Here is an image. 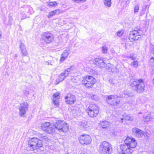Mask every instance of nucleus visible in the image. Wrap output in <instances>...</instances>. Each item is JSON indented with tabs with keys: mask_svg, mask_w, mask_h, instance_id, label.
Listing matches in <instances>:
<instances>
[{
	"mask_svg": "<svg viewBox=\"0 0 154 154\" xmlns=\"http://www.w3.org/2000/svg\"><path fill=\"white\" fill-rule=\"evenodd\" d=\"M132 131L134 135L139 137H141L144 134V132L136 128H134Z\"/></svg>",
	"mask_w": 154,
	"mask_h": 154,
	"instance_id": "obj_16",
	"label": "nucleus"
},
{
	"mask_svg": "<svg viewBox=\"0 0 154 154\" xmlns=\"http://www.w3.org/2000/svg\"><path fill=\"white\" fill-rule=\"evenodd\" d=\"M65 99L66 103L69 104H74L76 100L75 96L71 94H68L65 97Z\"/></svg>",
	"mask_w": 154,
	"mask_h": 154,
	"instance_id": "obj_13",
	"label": "nucleus"
},
{
	"mask_svg": "<svg viewBox=\"0 0 154 154\" xmlns=\"http://www.w3.org/2000/svg\"><path fill=\"white\" fill-rule=\"evenodd\" d=\"M24 94L26 95H28L29 94V92L26 91L24 90L23 91Z\"/></svg>",
	"mask_w": 154,
	"mask_h": 154,
	"instance_id": "obj_42",
	"label": "nucleus"
},
{
	"mask_svg": "<svg viewBox=\"0 0 154 154\" xmlns=\"http://www.w3.org/2000/svg\"><path fill=\"white\" fill-rule=\"evenodd\" d=\"M46 63H47L48 64V65H49V64H51V65H52L51 63L50 62H45Z\"/></svg>",
	"mask_w": 154,
	"mask_h": 154,
	"instance_id": "obj_46",
	"label": "nucleus"
},
{
	"mask_svg": "<svg viewBox=\"0 0 154 154\" xmlns=\"http://www.w3.org/2000/svg\"><path fill=\"white\" fill-rule=\"evenodd\" d=\"M22 54V55L23 56H27L28 54L26 50V49L24 50H22V51H21Z\"/></svg>",
	"mask_w": 154,
	"mask_h": 154,
	"instance_id": "obj_33",
	"label": "nucleus"
},
{
	"mask_svg": "<svg viewBox=\"0 0 154 154\" xmlns=\"http://www.w3.org/2000/svg\"><path fill=\"white\" fill-rule=\"evenodd\" d=\"M79 125L82 128L85 129H86L89 126L88 122H80Z\"/></svg>",
	"mask_w": 154,
	"mask_h": 154,
	"instance_id": "obj_22",
	"label": "nucleus"
},
{
	"mask_svg": "<svg viewBox=\"0 0 154 154\" xmlns=\"http://www.w3.org/2000/svg\"><path fill=\"white\" fill-rule=\"evenodd\" d=\"M112 80H109V82L112 84V85H114V83L113 82Z\"/></svg>",
	"mask_w": 154,
	"mask_h": 154,
	"instance_id": "obj_45",
	"label": "nucleus"
},
{
	"mask_svg": "<svg viewBox=\"0 0 154 154\" xmlns=\"http://www.w3.org/2000/svg\"><path fill=\"white\" fill-rule=\"evenodd\" d=\"M100 125L103 129H107L109 125V123L107 121H102L100 123Z\"/></svg>",
	"mask_w": 154,
	"mask_h": 154,
	"instance_id": "obj_19",
	"label": "nucleus"
},
{
	"mask_svg": "<svg viewBox=\"0 0 154 154\" xmlns=\"http://www.w3.org/2000/svg\"><path fill=\"white\" fill-rule=\"evenodd\" d=\"M142 33V31L140 29L138 28H135L130 32L129 39L131 42L137 40L140 38Z\"/></svg>",
	"mask_w": 154,
	"mask_h": 154,
	"instance_id": "obj_5",
	"label": "nucleus"
},
{
	"mask_svg": "<svg viewBox=\"0 0 154 154\" xmlns=\"http://www.w3.org/2000/svg\"><path fill=\"white\" fill-rule=\"evenodd\" d=\"M134 13H136V12H137L138 11V10H134Z\"/></svg>",
	"mask_w": 154,
	"mask_h": 154,
	"instance_id": "obj_48",
	"label": "nucleus"
},
{
	"mask_svg": "<svg viewBox=\"0 0 154 154\" xmlns=\"http://www.w3.org/2000/svg\"><path fill=\"white\" fill-rule=\"evenodd\" d=\"M124 119L125 120L128 121H132L133 120V118L129 115H127L124 116Z\"/></svg>",
	"mask_w": 154,
	"mask_h": 154,
	"instance_id": "obj_32",
	"label": "nucleus"
},
{
	"mask_svg": "<svg viewBox=\"0 0 154 154\" xmlns=\"http://www.w3.org/2000/svg\"><path fill=\"white\" fill-rule=\"evenodd\" d=\"M55 129L54 126L51 125L47 129H46V130L44 131L48 134H51L55 132Z\"/></svg>",
	"mask_w": 154,
	"mask_h": 154,
	"instance_id": "obj_20",
	"label": "nucleus"
},
{
	"mask_svg": "<svg viewBox=\"0 0 154 154\" xmlns=\"http://www.w3.org/2000/svg\"><path fill=\"white\" fill-rule=\"evenodd\" d=\"M124 30L123 29H122L120 30H119L116 33V35L119 37L121 36L124 32Z\"/></svg>",
	"mask_w": 154,
	"mask_h": 154,
	"instance_id": "obj_26",
	"label": "nucleus"
},
{
	"mask_svg": "<svg viewBox=\"0 0 154 154\" xmlns=\"http://www.w3.org/2000/svg\"><path fill=\"white\" fill-rule=\"evenodd\" d=\"M123 119H123V118H121V120L122 121L123 120ZM122 122H123L122 121Z\"/></svg>",
	"mask_w": 154,
	"mask_h": 154,
	"instance_id": "obj_49",
	"label": "nucleus"
},
{
	"mask_svg": "<svg viewBox=\"0 0 154 154\" xmlns=\"http://www.w3.org/2000/svg\"><path fill=\"white\" fill-rule=\"evenodd\" d=\"M143 9H148L149 6L147 5H145L143 6Z\"/></svg>",
	"mask_w": 154,
	"mask_h": 154,
	"instance_id": "obj_41",
	"label": "nucleus"
},
{
	"mask_svg": "<svg viewBox=\"0 0 154 154\" xmlns=\"http://www.w3.org/2000/svg\"><path fill=\"white\" fill-rule=\"evenodd\" d=\"M42 39L46 43H49L52 41L53 38L51 33L45 32L43 34Z\"/></svg>",
	"mask_w": 154,
	"mask_h": 154,
	"instance_id": "obj_12",
	"label": "nucleus"
},
{
	"mask_svg": "<svg viewBox=\"0 0 154 154\" xmlns=\"http://www.w3.org/2000/svg\"><path fill=\"white\" fill-rule=\"evenodd\" d=\"M129 1H127L126 2H127V3H129Z\"/></svg>",
	"mask_w": 154,
	"mask_h": 154,
	"instance_id": "obj_51",
	"label": "nucleus"
},
{
	"mask_svg": "<svg viewBox=\"0 0 154 154\" xmlns=\"http://www.w3.org/2000/svg\"><path fill=\"white\" fill-rule=\"evenodd\" d=\"M114 66L110 63H108L106 65V68L109 70V71H111V69H113Z\"/></svg>",
	"mask_w": 154,
	"mask_h": 154,
	"instance_id": "obj_28",
	"label": "nucleus"
},
{
	"mask_svg": "<svg viewBox=\"0 0 154 154\" xmlns=\"http://www.w3.org/2000/svg\"><path fill=\"white\" fill-rule=\"evenodd\" d=\"M139 6L138 5H137L135 6L134 8V10H139Z\"/></svg>",
	"mask_w": 154,
	"mask_h": 154,
	"instance_id": "obj_44",
	"label": "nucleus"
},
{
	"mask_svg": "<svg viewBox=\"0 0 154 154\" xmlns=\"http://www.w3.org/2000/svg\"><path fill=\"white\" fill-rule=\"evenodd\" d=\"M138 62L136 60L132 62L131 64V65L134 67H137L138 66Z\"/></svg>",
	"mask_w": 154,
	"mask_h": 154,
	"instance_id": "obj_35",
	"label": "nucleus"
},
{
	"mask_svg": "<svg viewBox=\"0 0 154 154\" xmlns=\"http://www.w3.org/2000/svg\"><path fill=\"white\" fill-rule=\"evenodd\" d=\"M112 150V145L106 141L102 142L99 145V151L101 154H111Z\"/></svg>",
	"mask_w": 154,
	"mask_h": 154,
	"instance_id": "obj_3",
	"label": "nucleus"
},
{
	"mask_svg": "<svg viewBox=\"0 0 154 154\" xmlns=\"http://www.w3.org/2000/svg\"><path fill=\"white\" fill-rule=\"evenodd\" d=\"M59 10H53L49 13L48 17L49 18H50L55 14H59Z\"/></svg>",
	"mask_w": 154,
	"mask_h": 154,
	"instance_id": "obj_21",
	"label": "nucleus"
},
{
	"mask_svg": "<svg viewBox=\"0 0 154 154\" xmlns=\"http://www.w3.org/2000/svg\"><path fill=\"white\" fill-rule=\"evenodd\" d=\"M125 144L121 145L120 148L122 151L125 152H132V148L136 147L137 143L135 140L131 137H127L124 141Z\"/></svg>",
	"mask_w": 154,
	"mask_h": 154,
	"instance_id": "obj_1",
	"label": "nucleus"
},
{
	"mask_svg": "<svg viewBox=\"0 0 154 154\" xmlns=\"http://www.w3.org/2000/svg\"><path fill=\"white\" fill-rule=\"evenodd\" d=\"M136 56L135 54H131L130 56H128L127 57V58H130L131 60H135L136 59Z\"/></svg>",
	"mask_w": 154,
	"mask_h": 154,
	"instance_id": "obj_30",
	"label": "nucleus"
},
{
	"mask_svg": "<svg viewBox=\"0 0 154 154\" xmlns=\"http://www.w3.org/2000/svg\"><path fill=\"white\" fill-rule=\"evenodd\" d=\"M153 83L154 84V79L153 80Z\"/></svg>",
	"mask_w": 154,
	"mask_h": 154,
	"instance_id": "obj_53",
	"label": "nucleus"
},
{
	"mask_svg": "<svg viewBox=\"0 0 154 154\" xmlns=\"http://www.w3.org/2000/svg\"><path fill=\"white\" fill-rule=\"evenodd\" d=\"M111 71L117 72L119 71V69L116 66H114L113 69H111Z\"/></svg>",
	"mask_w": 154,
	"mask_h": 154,
	"instance_id": "obj_38",
	"label": "nucleus"
},
{
	"mask_svg": "<svg viewBox=\"0 0 154 154\" xmlns=\"http://www.w3.org/2000/svg\"><path fill=\"white\" fill-rule=\"evenodd\" d=\"M28 104L27 102L20 104L19 107V115L21 116H23L28 110Z\"/></svg>",
	"mask_w": 154,
	"mask_h": 154,
	"instance_id": "obj_11",
	"label": "nucleus"
},
{
	"mask_svg": "<svg viewBox=\"0 0 154 154\" xmlns=\"http://www.w3.org/2000/svg\"><path fill=\"white\" fill-rule=\"evenodd\" d=\"M124 96L122 95V97H131L133 96V94L130 91H124Z\"/></svg>",
	"mask_w": 154,
	"mask_h": 154,
	"instance_id": "obj_23",
	"label": "nucleus"
},
{
	"mask_svg": "<svg viewBox=\"0 0 154 154\" xmlns=\"http://www.w3.org/2000/svg\"><path fill=\"white\" fill-rule=\"evenodd\" d=\"M72 0L75 2L80 3V2H85L86 1V0Z\"/></svg>",
	"mask_w": 154,
	"mask_h": 154,
	"instance_id": "obj_39",
	"label": "nucleus"
},
{
	"mask_svg": "<svg viewBox=\"0 0 154 154\" xmlns=\"http://www.w3.org/2000/svg\"><path fill=\"white\" fill-rule=\"evenodd\" d=\"M94 63L100 68H104L105 66L106 63L101 58H96L94 60Z\"/></svg>",
	"mask_w": 154,
	"mask_h": 154,
	"instance_id": "obj_14",
	"label": "nucleus"
},
{
	"mask_svg": "<svg viewBox=\"0 0 154 154\" xmlns=\"http://www.w3.org/2000/svg\"><path fill=\"white\" fill-rule=\"evenodd\" d=\"M74 69V66H70V67L67 68V69L64 72L65 73V75H68L69 73L71 71L73 70Z\"/></svg>",
	"mask_w": 154,
	"mask_h": 154,
	"instance_id": "obj_24",
	"label": "nucleus"
},
{
	"mask_svg": "<svg viewBox=\"0 0 154 154\" xmlns=\"http://www.w3.org/2000/svg\"><path fill=\"white\" fill-rule=\"evenodd\" d=\"M80 154H86V153H85L82 152L81 153H80Z\"/></svg>",
	"mask_w": 154,
	"mask_h": 154,
	"instance_id": "obj_50",
	"label": "nucleus"
},
{
	"mask_svg": "<svg viewBox=\"0 0 154 154\" xmlns=\"http://www.w3.org/2000/svg\"><path fill=\"white\" fill-rule=\"evenodd\" d=\"M60 94L59 93H56L53 95V99L52 101L53 103L56 106L59 105L58 99L60 98Z\"/></svg>",
	"mask_w": 154,
	"mask_h": 154,
	"instance_id": "obj_17",
	"label": "nucleus"
},
{
	"mask_svg": "<svg viewBox=\"0 0 154 154\" xmlns=\"http://www.w3.org/2000/svg\"><path fill=\"white\" fill-rule=\"evenodd\" d=\"M122 153H121L120 154H131V152H125L124 151H122Z\"/></svg>",
	"mask_w": 154,
	"mask_h": 154,
	"instance_id": "obj_43",
	"label": "nucleus"
},
{
	"mask_svg": "<svg viewBox=\"0 0 154 154\" xmlns=\"http://www.w3.org/2000/svg\"><path fill=\"white\" fill-rule=\"evenodd\" d=\"M99 111L98 107L96 105L93 104H90L87 109V112L91 117H94L97 116Z\"/></svg>",
	"mask_w": 154,
	"mask_h": 154,
	"instance_id": "obj_6",
	"label": "nucleus"
},
{
	"mask_svg": "<svg viewBox=\"0 0 154 154\" xmlns=\"http://www.w3.org/2000/svg\"><path fill=\"white\" fill-rule=\"evenodd\" d=\"M53 123L55 128L60 132H65L68 130V125L63 121L54 119L53 120Z\"/></svg>",
	"mask_w": 154,
	"mask_h": 154,
	"instance_id": "obj_2",
	"label": "nucleus"
},
{
	"mask_svg": "<svg viewBox=\"0 0 154 154\" xmlns=\"http://www.w3.org/2000/svg\"><path fill=\"white\" fill-rule=\"evenodd\" d=\"M102 53L105 54H106L108 51V48L106 45H104L102 47Z\"/></svg>",
	"mask_w": 154,
	"mask_h": 154,
	"instance_id": "obj_29",
	"label": "nucleus"
},
{
	"mask_svg": "<svg viewBox=\"0 0 154 154\" xmlns=\"http://www.w3.org/2000/svg\"><path fill=\"white\" fill-rule=\"evenodd\" d=\"M2 32L1 31V30H0V38H1V36H2Z\"/></svg>",
	"mask_w": 154,
	"mask_h": 154,
	"instance_id": "obj_47",
	"label": "nucleus"
},
{
	"mask_svg": "<svg viewBox=\"0 0 154 154\" xmlns=\"http://www.w3.org/2000/svg\"><path fill=\"white\" fill-rule=\"evenodd\" d=\"M57 4V3H56V2H50L49 4L48 5L49 6H55Z\"/></svg>",
	"mask_w": 154,
	"mask_h": 154,
	"instance_id": "obj_37",
	"label": "nucleus"
},
{
	"mask_svg": "<svg viewBox=\"0 0 154 154\" xmlns=\"http://www.w3.org/2000/svg\"><path fill=\"white\" fill-rule=\"evenodd\" d=\"M153 154H154V151H153Z\"/></svg>",
	"mask_w": 154,
	"mask_h": 154,
	"instance_id": "obj_54",
	"label": "nucleus"
},
{
	"mask_svg": "<svg viewBox=\"0 0 154 154\" xmlns=\"http://www.w3.org/2000/svg\"><path fill=\"white\" fill-rule=\"evenodd\" d=\"M91 74H97V72L95 71L94 70L91 69Z\"/></svg>",
	"mask_w": 154,
	"mask_h": 154,
	"instance_id": "obj_40",
	"label": "nucleus"
},
{
	"mask_svg": "<svg viewBox=\"0 0 154 154\" xmlns=\"http://www.w3.org/2000/svg\"><path fill=\"white\" fill-rule=\"evenodd\" d=\"M28 145L31 149H37L42 146V140H39L36 138H33L29 140Z\"/></svg>",
	"mask_w": 154,
	"mask_h": 154,
	"instance_id": "obj_8",
	"label": "nucleus"
},
{
	"mask_svg": "<svg viewBox=\"0 0 154 154\" xmlns=\"http://www.w3.org/2000/svg\"><path fill=\"white\" fill-rule=\"evenodd\" d=\"M15 57H17V54H16V55H15Z\"/></svg>",
	"mask_w": 154,
	"mask_h": 154,
	"instance_id": "obj_52",
	"label": "nucleus"
},
{
	"mask_svg": "<svg viewBox=\"0 0 154 154\" xmlns=\"http://www.w3.org/2000/svg\"><path fill=\"white\" fill-rule=\"evenodd\" d=\"M106 100L109 104L112 106H116L119 104L120 100L117 95H109L106 98Z\"/></svg>",
	"mask_w": 154,
	"mask_h": 154,
	"instance_id": "obj_9",
	"label": "nucleus"
},
{
	"mask_svg": "<svg viewBox=\"0 0 154 154\" xmlns=\"http://www.w3.org/2000/svg\"><path fill=\"white\" fill-rule=\"evenodd\" d=\"M151 117L150 116V115H149L148 116H144V120L147 122L149 121Z\"/></svg>",
	"mask_w": 154,
	"mask_h": 154,
	"instance_id": "obj_36",
	"label": "nucleus"
},
{
	"mask_svg": "<svg viewBox=\"0 0 154 154\" xmlns=\"http://www.w3.org/2000/svg\"><path fill=\"white\" fill-rule=\"evenodd\" d=\"M70 50L69 48H67L64 50L62 53L60 59L61 62L63 61L70 54Z\"/></svg>",
	"mask_w": 154,
	"mask_h": 154,
	"instance_id": "obj_15",
	"label": "nucleus"
},
{
	"mask_svg": "<svg viewBox=\"0 0 154 154\" xmlns=\"http://www.w3.org/2000/svg\"><path fill=\"white\" fill-rule=\"evenodd\" d=\"M39 136L41 138V140H46L47 139V137L45 134H40L39 135Z\"/></svg>",
	"mask_w": 154,
	"mask_h": 154,
	"instance_id": "obj_31",
	"label": "nucleus"
},
{
	"mask_svg": "<svg viewBox=\"0 0 154 154\" xmlns=\"http://www.w3.org/2000/svg\"><path fill=\"white\" fill-rule=\"evenodd\" d=\"M141 112H140V113H139V114H141Z\"/></svg>",
	"mask_w": 154,
	"mask_h": 154,
	"instance_id": "obj_55",
	"label": "nucleus"
},
{
	"mask_svg": "<svg viewBox=\"0 0 154 154\" xmlns=\"http://www.w3.org/2000/svg\"><path fill=\"white\" fill-rule=\"evenodd\" d=\"M19 47L21 51H22V50H24L26 49L25 45L24 44L21 42H20Z\"/></svg>",
	"mask_w": 154,
	"mask_h": 154,
	"instance_id": "obj_34",
	"label": "nucleus"
},
{
	"mask_svg": "<svg viewBox=\"0 0 154 154\" xmlns=\"http://www.w3.org/2000/svg\"><path fill=\"white\" fill-rule=\"evenodd\" d=\"M51 125L49 122H45L43 123L42 125V129L44 131Z\"/></svg>",
	"mask_w": 154,
	"mask_h": 154,
	"instance_id": "obj_25",
	"label": "nucleus"
},
{
	"mask_svg": "<svg viewBox=\"0 0 154 154\" xmlns=\"http://www.w3.org/2000/svg\"><path fill=\"white\" fill-rule=\"evenodd\" d=\"M104 3L105 6L109 7L111 4V0H104Z\"/></svg>",
	"mask_w": 154,
	"mask_h": 154,
	"instance_id": "obj_27",
	"label": "nucleus"
},
{
	"mask_svg": "<svg viewBox=\"0 0 154 154\" xmlns=\"http://www.w3.org/2000/svg\"><path fill=\"white\" fill-rule=\"evenodd\" d=\"M131 83L132 86L134 87V89L138 93H140L144 91V85L143 80L133 79L131 80Z\"/></svg>",
	"mask_w": 154,
	"mask_h": 154,
	"instance_id": "obj_4",
	"label": "nucleus"
},
{
	"mask_svg": "<svg viewBox=\"0 0 154 154\" xmlns=\"http://www.w3.org/2000/svg\"><path fill=\"white\" fill-rule=\"evenodd\" d=\"M79 141L82 144L87 145L90 144L91 141V137L88 135H83L79 138Z\"/></svg>",
	"mask_w": 154,
	"mask_h": 154,
	"instance_id": "obj_10",
	"label": "nucleus"
},
{
	"mask_svg": "<svg viewBox=\"0 0 154 154\" xmlns=\"http://www.w3.org/2000/svg\"><path fill=\"white\" fill-rule=\"evenodd\" d=\"M68 75H65V73L63 72L59 76L58 78L56 80V82L57 84H59L60 82L63 81L65 78Z\"/></svg>",
	"mask_w": 154,
	"mask_h": 154,
	"instance_id": "obj_18",
	"label": "nucleus"
},
{
	"mask_svg": "<svg viewBox=\"0 0 154 154\" xmlns=\"http://www.w3.org/2000/svg\"><path fill=\"white\" fill-rule=\"evenodd\" d=\"M96 82L95 79L92 76L86 75L84 76L82 81V84L88 88L92 87Z\"/></svg>",
	"mask_w": 154,
	"mask_h": 154,
	"instance_id": "obj_7",
	"label": "nucleus"
}]
</instances>
